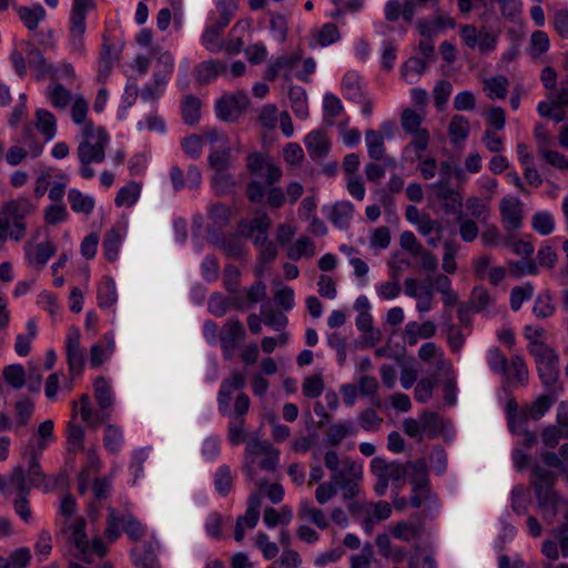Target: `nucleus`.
<instances>
[{"label": "nucleus", "mask_w": 568, "mask_h": 568, "mask_svg": "<svg viewBox=\"0 0 568 568\" xmlns=\"http://www.w3.org/2000/svg\"><path fill=\"white\" fill-rule=\"evenodd\" d=\"M313 255H315V245L307 236L298 237L287 251V257L293 261H298L303 256Z\"/></svg>", "instance_id": "obj_53"}, {"label": "nucleus", "mask_w": 568, "mask_h": 568, "mask_svg": "<svg viewBox=\"0 0 568 568\" xmlns=\"http://www.w3.org/2000/svg\"><path fill=\"white\" fill-rule=\"evenodd\" d=\"M413 494L409 503L414 508H420L424 503H428V509L434 506L437 508V497L432 493L429 485H412Z\"/></svg>", "instance_id": "obj_43"}, {"label": "nucleus", "mask_w": 568, "mask_h": 568, "mask_svg": "<svg viewBox=\"0 0 568 568\" xmlns=\"http://www.w3.org/2000/svg\"><path fill=\"white\" fill-rule=\"evenodd\" d=\"M217 244L229 258H240L244 254V241L234 233L223 237Z\"/></svg>", "instance_id": "obj_47"}, {"label": "nucleus", "mask_w": 568, "mask_h": 568, "mask_svg": "<svg viewBox=\"0 0 568 568\" xmlns=\"http://www.w3.org/2000/svg\"><path fill=\"white\" fill-rule=\"evenodd\" d=\"M555 310H556V307H555V305L552 303V297L549 294V292H545L542 294H539L536 297V301H535V304H534V307H532V313L538 318L550 317L555 313Z\"/></svg>", "instance_id": "obj_60"}, {"label": "nucleus", "mask_w": 568, "mask_h": 568, "mask_svg": "<svg viewBox=\"0 0 568 568\" xmlns=\"http://www.w3.org/2000/svg\"><path fill=\"white\" fill-rule=\"evenodd\" d=\"M27 60L29 67L36 71V78L38 81H42L48 77L51 79L57 77V74L53 73V65L47 62L42 52L38 48L32 47L28 50Z\"/></svg>", "instance_id": "obj_26"}, {"label": "nucleus", "mask_w": 568, "mask_h": 568, "mask_svg": "<svg viewBox=\"0 0 568 568\" xmlns=\"http://www.w3.org/2000/svg\"><path fill=\"white\" fill-rule=\"evenodd\" d=\"M84 428L75 424L73 422H69L67 426V442H68V450L72 453H77L78 450L83 449L84 443Z\"/></svg>", "instance_id": "obj_57"}, {"label": "nucleus", "mask_w": 568, "mask_h": 568, "mask_svg": "<svg viewBox=\"0 0 568 568\" xmlns=\"http://www.w3.org/2000/svg\"><path fill=\"white\" fill-rule=\"evenodd\" d=\"M131 559L136 568H161L152 542L145 541L131 549Z\"/></svg>", "instance_id": "obj_20"}, {"label": "nucleus", "mask_w": 568, "mask_h": 568, "mask_svg": "<svg viewBox=\"0 0 568 568\" xmlns=\"http://www.w3.org/2000/svg\"><path fill=\"white\" fill-rule=\"evenodd\" d=\"M69 182L70 176L65 172L57 169L48 193L49 199L54 203H63V196Z\"/></svg>", "instance_id": "obj_44"}, {"label": "nucleus", "mask_w": 568, "mask_h": 568, "mask_svg": "<svg viewBox=\"0 0 568 568\" xmlns=\"http://www.w3.org/2000/svg\"><path fill=\"white\" fill-rule=\"evenodd\" d=\"M229 24H221L220 20L213 22L207 27L202 36V44L210 52L216 53L223 49V41L221 34Z\"/></svg>", "instance_id": "obj_32"}, {"label": "nucleus", "mask_w": 568, "mask_h": 568, "mask_svg": "<svg viewBox=\"0 0 568 568\" xmlns=\"http://www.w3.org/2000/svg\"><path fill=\"white\" fill-rule=\"evenodd\" d=\"M288 99L294 114L298 119H306L308 116V105L305 90L300 85H292L288 90Z\"/></svg>", "instance_id": "obj_39"}, {"label": "nucleus", "mask_w": 568, "mask_h": 568, "mask_svg": "<svg viewBox=\"0 0 568 568\" xmlns=\"http://www.w3.org/2000/svg\"><path fill=\"white\" fill-rule=\"evenodd\" d=\"M271 452V445L268 442H262L260 439H252L247 443L245 448V473L246 476L253 480L255 477V470L253 468L254 456L266 455Z\"/></svg>", "instance_id": "obj_31"}, {"label": "nucleus", "mask_w": 568, "mask_h": 568, "mask_svg": "<svg viewBox=\"0 0 568 568\" xmlns=\"http://www.w3.org/2000/svg\"><path fill=\"white\" fill-rule=\"evenodd\" d=\"M530 484L532 486L538 508L545 520L551 523L558 514L559 506L564 500L554 489L556 475L539 465L531 468Z\"/></svg>", "instance_id": "obj_1"}, {"label": "nucleus", "mask_w": 568, "mask_h": 568, "mask_svg": "<svg viewBox=\"0 0 568 568\" xmlns=\"http://www.w3.org/2000/svg\"><path fill=\"white\" fill-rule=\"evenodd\" d=\"M103 341L105 345L97 343L90 348V366L93 368L101 366L115 349L113 332L104 333Z\"/></svg>", "instance_id": "obj_25"}, {"label": "nucleus", "mask_w": 568, "mask_h": 568, "mask_svg": "<svg viewBox=\"0 0 568 568\" xmlns=\"http://www.w3.org/2000/svg\"><path fill=\"white\" fill-rule=\"evenodd\" d=\"M94 397L97 404L101 409L109 408L113 403V396L110 385L103 376L95 378L94 384Z\"/></svg>", "instance_id": "obj_51"}, {"label": "nucleus", "mask_w": 568, "mask_h": 568, "mask_svg": "<svg viewBox=\"0 0 568 568\" xmlns=\"http://www.w3.org/2000/svg\"><path fill=\"white\" fill-rule=\"evenodd\" d=\"M448 133L454 142L465 140L469 134L468 120L464 115H454L448 126Z\"/></svg>", "instance_id": "obj_58"}, {"label": "nucleus", "mask_w": 568, "mask_h": 568, "mask_svg": "<svg viewBox=\"0 0 568 568\" xmlns=\"http://www.w3.org/2000/svg\"><path fill=\"white\" fill-rule=\"evenodd\" d=\"M508 80L505 75H496L484 81V90L489 99H504L507 95Z\"/></svg>", "instance_id": "obj_50"}, {"label": "nucleus", "mask_w": 568, "mask_h": 568, "mask_svg": "<svg viewBox=\"0 0 568 568\" xmlns=\"http://www.w3.org/2000/svg\"><path fill=\"white\" fill-rule=\"evenodd\" d=\"M491 303L493 298L484 286H475L473 288L468 303L471 306L473 312L479 313Z\"/></svg>", "instance_id": "obj_64"}, {"label": "nucleus", "mask_w": 568, "mask_h": 568, "mask_svg": "<svg viewBox=\"0 0 568 568\" xmlns=\"http://www.w3.org/2000/svg\"><path fill=\"white\" fill-rule=\"evenodd\" d=\"M246 381L241 373H233L229 378L221 383L217 394L219 410L223 415L229 412L233 393L245 387Z\"/></svg>", "instance_id": "obj_15"}, {"label": "nucleus", "mask_w": 568, "mask_h": 568, "mask_svg": "<svg viewBox=\"0 0 568 568\" xmlns=\"http://www.w3.org/2000/svg\"><path fill=\"white\" fill-rule=\"evenodd\" d=\"M231 150H213L209 155V164L215 172L227 171L231 165Z\"/></svg>", "instance_id": "obj_63"}, {"label": "nucleus", "mask_w": 568, "mask_h": 568, "mask_svg": "<svg viewBox=\"0 0 568 568\" xmlns=\"http://www.w3.org/2000/svg\"><path fill=\"white\" fill-rule=\"evenodd\" d=\"M246 169L252 176L263 179V185H275L283 176L282 168L271 156L261 152L247 155Z\"/></svg>", "instance_id": "obj_7"}, {"label": "nucleus", "mask_w": 568, "mask_h": 568, "mask_svg": "<svg viewBox=\"0 0 568 568\" xmlns=\"http://www.w3.org/2000/svg\"><path fill=\"white\" fill-rule=\"evenodd\" d=\"M68 201L73 212L83 213L85 215H90L95 205L93 196L83 194L80 190L74 187L69 190Z\"/></svg>", "instance_id": "obj_34"}, {"label": "nucleus", "mask_w": 568, "mask_h": 568, "mask_svg": "<svg viewBox=\"0 0 568 568\" xmlns=\"http://www.w3.org/2000/svg\"><path fill=\"white\" fill-rule=\"evenodd\" d=\"M214 486L219 495L227 496L233 488V476L227 465H222L214 475Z\"/></svg>", "instance_id": "obj_55"}, {"label": "nucleus", "mask_w": 568, "mask_h": 568, "mask_svg": "<svg viewBox=\"0 0 568 568\" xmlns=\"http://www.w3.org/2000/svg\"><path fill=\"white\" fill-rule=\"evenodd\" d=\"M226 70V65L217 60H207L204 62L199 63L195 69L194 73L196 74V79L199 82H210L219 73H222Z\"/></svg>", "instance_id": "obj_40"}, {"label": "nucleus", "mask_w": 568, "mask_h": 568, "mask_svg": "<svg viewBox=\"0 0 568 568\" xmlns=\"http://www.w3.org/2000/svg\"><path fill=\"white\" fill-rule=\"evenodd\" d=\"M85 529L87 521L81 517L67 527L63 532L67 535L68 544L77 550L75 557L84 562L91 564L93 556L98 558L105 557L109 548L101 537H95L90 541Z\"/></svg>", "instance_id": "obj_3"}, {"label": "nucleus", "mask_w": 568, "mask_h": 568, "mask_svg": "<svg viewBox=\"0 0 568 568\" xmlns=\"http://www.w3.org/2000/svg\"><path fill=\"white\" fill-rule=\"evenodd\" d=\"M125 233V224H123V234H121L120 229L116 226H112L109 231H106L102 242V248L103 255L109 262L113 263L118 260L122 240L124 239Z\"/></svg>", "instance_id": "obj_22"}, {"label": "nucleus", "mask_w": 568, "mask_h": 568, "mask_svg": "<svg viewBox=\"0 0 568 568\" xmlns=\"http://www.w3.org/2000/svg\"><path fill=\"white\" fill-rule=\"evenodd\" d=\"M103 446L111 455H118L124 446V435L120 426L108 424L103 434Z\"/></svg>", "instance_id": "obj_30"}, {"label": "nucleus", "mask_w": 568, "mask_h": 568, "mask_svg": "<svg viewBox=\"0 0 568 568\" xmlns=\"http://www.w3.org/2000/svg\"><path fill=\"white\" fill-rule=\"evenodd\" d=\"M365 143L369 158L375 161H386L392 165L395 164L393 159L386 156L384 135L382 132L372 129L367 130L365 132Z\"/></svg>", "instance_id": "obj_24"}, {"label": "nucleus", "mask_w": 568, "mask_h": 568, "mask_svg": "<svg viewBox=\"0 0 568 568\" xmlns=\"http://www.w3.org/2000/svg\"><path fill=\"white\" fill-rule=\"evenodd\" d=\"M98 305L100 308H110L118 301L115 281L110 275L103 277L98 287Z\"/></svg>", "instance_id": "obj_36"}, {"label": "nucleus", "mask_w": 568, "mask_h": 568, "mask_svg": "<svg viewBox=\"0 0 568 568\" xmlns=\"http://www.w3.org/2000/svg\"><path fill=\"white\" fill-rule=\"evenodd\" d=\"M122 531L132 542H138L145 536L146 527L133 515L121 514L114 508H109L104 537L113 544L120 538Z\"/></svg>", "instance_id": "obj_5"}, {"label": "nucleus", "mask_w": 568, "mask_h": 568, "mask_svg": "<svg viewBox=\"0 0 568 568\" xmlns=\"http://www.w3.org/2000/svg\"><path fill=\"white\" fill-rule=\"evenodd\" d=\"M241 271L233 264H226L223 270V285L225 290L233 295L230 297L232 306L237 310H244V297L240 292Z\"/></svg>", "instance_id": "obj_16"}, {"label": "nucleus", "mask_w": 568, "mask_h": 568, "mask_svg": "<svg viewBox=\"0 0 568 568\" xmlns=\"http://www.w3.org/2000/svg\"><path fill=\"white\" fill-rule=\"evenodd\" d=\"M4 382L14 389H20L26 384V371L21 364L7 365L2 369Z\"/></svg>", "instance_id": "obj_52"}, {"label": "nucleus", "mask_w": 568, "mask_h": 568, "mask_svg": "<svg viewBox=\"0 0 568 568\" xmlns=\"http://www.w3.org/2000/svg\"><path fill=\"white\" fill-rule=\"evenodd\" d=\"M500 214L508 230H516L523 222V203L516 197H504L499 204Z\"/></svg>", "instance_id": "obj_17"}, {"label": "nucleus", "mask_w": 568, "mask_h": 568, "mask_svg": "<svg viewBox=\"0 0 568 568\" xmlns=\"http://www.w3.org/2000/svg\"><path fill=\"white\" fill-rule=\"evenodd\" d=\"M250 22L248 21H239L232 29H231V32H230V39L229 41L225 43V45L223 44V48L225 49V51L229 53V54H237L241 52L243 45H244V41H243V38L241 36H236L239 32H243V31H246L248 30L250 28Z\"/></svg>", "instance_id": "obj_49"}, {"label": "nucleus", "mask_w": 568, "mask_h": 568, "mask_svg": "<svg viewBox=\"0 0 568 568\" xmlns=\"http://www.w3.org/2000/svg\"><path fill=\"white\" fill-rule=\"evenodd\" d=\"M554 402L555 400L548 395L539 396L536 400L521 408L520 420L524 422L525 425L529 419H540L550 409Z\"/></svg>", "instance_id": "obj_27"}, {"label": "nucleus", "mask_w": 568, "mask_h": 568, "mask_svg": "<svg viewBox=\"0 0 568 568\" xmlns=\"http://www.w3.org/2000/svg\"><path fill=\"white\" fill-rule=\"evenodd\" d=\"M486 361L491 373L503 375L508 366V358L498 347H491L487 351Z\"/></svg>", "instance_id": "obj_56"}, {"label": "nucleus", "mask_w": 568, "mask_h": 568, "mask_svg": "<svg viewBox=\"0 0 568 568\" xmlns=\"http://www.w3.org/2000/svg\"><path fill=\"white\" fill-rule=\"evenodd\" d=\"M13 9L23 26L30 31L36 30L40 22L44 20L47 14L44 8L40 3L31 7L13 4Z\"/></svg>", "instance_id": "obj_23"}, {"label": "nucleus", "mask_w": 568, "mask_h": 568, "mask_svg": "<svg viewBox=\"0 0 568 568\" xmlns=\"http://www.w3.org/2000/svg\"><path fill=\"white\" fill-rule=\"evenodd\" d=\"M428 189L432 190L430 196L443 203L445 214L454 215L460 212L463 206V196L452 186V181L438 180L430 183Z\"/></svg>", "instance_id": "obj_11"}, {"label": "nucleus", "mask_w": 568, "mask_h": 568, "mask_svg": "<svg viewBox=\"0 0 568 568\" xmlns=\"http://www.w3.org/2000/svg\"><path fill=\"white\" fill-rule=\"evenodd\" d=\"M426 517L425 513H414L407 520L396 523L392 529L393 537L405 542L422 538Z\"/></svg>", "instance_id": "obj_12"}, {"label": "nucleus", "mask_w": 568, "mask_h": 568, "mask_svg": "<svg viewBox=\"0 0 568 568\" xmlns=\"http://www.w3.org/2000/svg\"><path fill=\"white\" fill-rule=\"evenodd\" d=\"M37 129L44 135L47 141L52 140L57 134V122L53 113L45 109H39L36 112Z\"/></svg>", "instance_id": "obj_42"}, {"label": "nucleus", "mask_w": 568, "mask_h": 568, "mask_svg": "<svg viewBox=\"0 0 568 568\" xmlns=\"http://www.w3.org/2000/svg\"><path fill=\"white\" fill-rule=\"evenodd\" d=\"M531 226L537 233L549 235L555 229V221L549 212H537L531 219Z\"/></svg>", "instance_id": "obj_62"}, {"label": "nucleus", "mask_w": 568, "mask_h": 568, "mask_svg": "<svg viewBox=\"0 0 568 568\" xmlns=\"http://www.w3.org/2000/svg\"><path fill=\"white\" fill-rule=\"evenodd\" d=\"M85 138L78 146V158L81 164L101 163L105 158V148L110 141L106 130L102 126L95 128L91 121L82 128Z\"/></svg>", "instance_id": "obj_4"}, {"label": "nucleus", "mask_w": 568, "mask_h": 568, "mask_svg": "<svg viewBox=\"0 0 568 568\" xmlns=\"http://www.w3.org/2000/svg\"><path fill=\"white\" fill-rule=\"evenodd\" d=\"M344 98L354 102L364 101V93L359 83V75L354 71L345 73L342 81Z\"/></svg>", "instance_id": "obj_37"}, {"label": "nucleus", "mask_w": 568, "mask_h": 568, "mask_svg": "<svg viewBox=\"0 0 568 568\" xmlns=\"http://www.w3.org/2000/svg\"><path fill=\"white\" fill-rule=\"evenodd\" d=\"M310 158L314 161L324 159L331 151V141L322 130L311 131L304 139Z\"/></svg>", "instance_id": "obj_18"}, {"label": "nucleus", "mask_w": 568, "mask_h": 568, "mask_svg": "<svg viewBox=\"0 0 568 568\" xmlns=\"http://www.w3.org/2000/svg\"><path fill=\"white\" fill-rule=\"evenodd\" d=\"M356 428L354 427L351 420L336 423L328 427L325 436V442L336 447L338 446L347 436L354 435Z\"/></svg>", "instance_id": "obj_38"}, {"label": "nucleus", "mask_w": 568, "mask_h": 568, "mask_svg": "<svg viewBox=\"0 0 568 568\" xmlns=\"http://www.w3.org/2000/svg\"><path fill=\"white\" fill-rule=\"evenodd\" d=\"M444 318H445L444 325L446 328L447 342L450 347V351L453 353H458L465 344V337H464L463 333L460 332V329H458L457 326L453 324L450 312H446L444 314Z\"/></svg>", "instance_id": "obj_48"}, {"label": "nucleus", "mask_w": 568, "mask_h": 568, "mask_svg": "<svg viewBox=\"0 0 568 568\" xmlns=\"http://www.w3.org/2000/svg\"><path fill=\"white\" fill-rule=\"evenodd\" d=\"M459 244L453 240H446L444 242V255H443V270L448 274H455L457 271V264L455 262Z\"/></svg>", "instance_id": "obj_59"}, {"label": "nucleus", "mask_w": 568, "mask_h": 568, "mask_svg": "<svg viewBox=\"0 0 568 568\" xmlns=\"http://www.w3.org/2000/svg\"><path fill=\"white\" fill-rule=\"evenodd\" d=\"M436 334V325L432 321L422 324L409 322L405 326V336L408 345H416L419 338H430Z\"/></svg>", "instance_id": "obj_28"}, {"label": "nucleus", "mask_w": 568, "mask_h": 568, "mask_svg": "<svg viewBox=\"0 0 568 568\" xmlns=\"http://www.w3.org/2000/svg\"><path fill=\"white\" fill-rule=\"evenodd\" d=\"M535 358L538 376L546 388H551L559 378V357L556 352L542 342H534L528 346Z\"/></svg>", "instance_id": "obj_6"}, {"label": "nucleus", "mask_w": 568, "mask_h": 568, "mask_svg": "<svg viewBox=\"0 0 568 568\" xmlns=\"http://www.w3.org/2000/svg\"><path fill=\"white\" fill-rule=\"evenodd\" d=\"M94 7L92 0H73L70 13V34H84L87 13Z\"/></svg>", "instance_id": "obj_19"}, {"label": "nucleus", "mask_w": 568, "mask_h": 568, "mask_svg": "<svg viewBox=\"0 0 568 568\" xmlns=\"http://www.w3.org/2000/svg\"><path fill=\"white\" fill-rule=\"evenodd\" d=\"M420 422L423 426V433L426 434V436L429 438L438 436L444 429L443 419L437 413H423L420 416Z\"/></svg>", "instance_id": "obj_54"}, {"label": "nucleus", "mask_w": 568, "mask_h": 568, "mask_svg": "<svg viewBox=\"0 0 568 568\" xmlns=\"http://www.w3.org/2000/svg\"><path fill=\"white\" fill-rule=\"evenodd\" d=\"M246 332L240 320H229L219 332L224 359H232L235 349L244 342Z\"/></svg>", "instance_id": "obj_9"}, {"label": "nucleus", "mask_w": 568, "mask_h": 568, "mask_svg": "<svg viewBox=\"0 0 568 568\" xmlns=\"http://www.w3.org/2000/svg\"><path fill=\"white\" fill-rule=\"evenodd\" d=\"M354 214V205L349 201L337 202L331 207L328 220L338 229H346Z\"/></svg>", "instance_id": "obj_33"}, {"label": "nucleus", "mask_w": 568, "mask_h": 568, "mask_svg": "<svg viewBox=\"0 0 568 568\" xmlns=\"http://www.w3.org/2000/svg\"><path fill=\"white\" fill-rule=\"evenodd\" d=\"M247 105V97L244 93L225 94L215 103L216 115L220 120L232 122Z\"/></svg>", "instance_id": "obj_13"}, {"label": "nucleus", "mask_w": 568, "mask_h": 568, "mask_svg": "<svg viewBox=\"0 0 568 568\" xmlns=\"http://www.w3.org/2000/svg\"><path fill=\"white\" fill-rule=\"evenodd\" d=\"M501 377L504 388L526 386L528 384L529 373L524 358L520 355H513Z\"/></svg>", "instance_id": "obj_14"}, {"label": "nucleus", "mask_w": 568, "mask_h": 568, "mask_svg": "<svg viewBox=\"0 0 568 568\" xmlns=\"http://www.w3.org/2000/svg\"><path fill=\"white\" fill-rule=\"evenodd\" d=\"M212 186L217 195L223 196L233 193L237 182L227 171L215 172L212 176Z\"/></svg>", "instance_id": "obj_46"}, {"label": "nucleus", "mask_w": 568, "mask_h": 568, "mask_svg": "<svg viewBox=\"0 0 568 568\" xmlns=\"http://www.w3.org/2000/svg\"><path fill=\"white\" fill-rule=\"evenodd\" d=\"M26 329L27 334H18L14 343V351L21 357L29 355L31 351V342L38 335V325L36 318L32 317L27 321Z\"/></svg>", "instance_id": "obj_35"}, {"label": "nucleus", "mask_w": 568, "mask_h": 568, "mask_svg": "<svg viewBox=\"0 0 568 568\" xmlns=\"http://www.w3.org/2000/svg\"><path fill=\"white\" fill-rule=\"evenodd\" d=\"M202 102L199 98L190 94L182 102L183 120L189 125H194L201 118Z\"/></svg>", "instance_id": "obj_45"}, {"label": "nucleus", "mask_w": 568, "mask_h": 568, "mask_svg": "<svg viewBox=\"0 0 568 568\" xmlns=\"http://www.w3.org/2000/svg\"><path fill=\"white\" fill-rule=\"evenodd\" d=\"M246 197L253 204L262 203L266 196V203L272 209H280L286 202V195L280 186L263 185V183L256 179L251 180L246 185Z\"/></svg>", "instance_id": "obj_8"}, {"label": "nucleus", "mask_w": 568, "mask_h": 568, "mask_svg": "<svg viewBox=\"0 0 568 568\" xmlns=\"http://www.w3.org/2000/svg\"><path fill=\"white\" fill-rule=\"evenodd\" d=\"M141 193V184L134 181H130L128 184L122 186L114 199L116 206L131 207L135 204Z\"/></svg>", "instance_id": "obj_41"}, {"label": "nucleus", "mask_w": 568, "mask_h": 568, "mask_svg": "<svg viewBox=\"0 0 568 568\" xmlns=\"http://www.w3.org/2000/svg\"><path fill=\"white\" fill-rule=\"evenodd\" d=\"M36 205L29 197H18L7 202L0 210V241H20L26 235V217L32 214Z\"/></svg>", "instance_id": "obj_2"}, {"label": "nucleus", "mask_w": 568, "mask_h": 568, "mask_svg": "<svg viewBox=\"0 0 568 568\" xmlns=\"http://www.w3.org/2000/svg\"><path fill=\"white\" fill-rule=\"evenodd\" d=\"M42 453L38 452L33 443H29L22 453L23 458L29 459L28 479L29 485L36 488L44 487L45 491L52 490L58 485V478H52L51 483H47L49 477L42 471L40 457Z\"/></svg>", "instance_id": "obj_10"}, {"label": "nucleus", "mask_w": 568, "mask_h": 568, "mask_svg": "<svg viewBox=\"0 0 568 568\" xmlns=\"http://www.w3.org/2000/svg\"><path fill=\"white\" fill-rule=\"evenodd\" d=\"M534 295V286L530 283H526L521 286L513 287L510 292V307L513 311L517 312L520 310L523 303L528 301Z\"/></svg>", "instance_id": "obj_61"}, {"label": "nucleus", "mask_w": 568, "mask_h": 568, "mask_svg": "<svg viewBox=\"0 0 568 568\" xmlns=\"http://www.w3.org/2000/svg\"><path fill=\"white\" fill-rule=\"evenodd\" d=\"M354 478H362V466L346 458L342 460V467L331 476V483L338 489L339 486Z\"/></svg>", "instance_id": "obj_29"}, {"label": "nucleus", "mask_w": 568, "mask_h": 568, "mask_svg": "<svg viewBox=\"0 0 568 568\" xmlns=\"http://www.w3.org/2000/svg\"><path fill=\"white\" fill-rule=\"evenodd\" d=\"M55 246L52 242H41L32 248L30 245L26 246V260L29 264L38 268H42L48 261L55 254Z\"/></svg>", "instance_id": "obj_21"}]
</instances>
